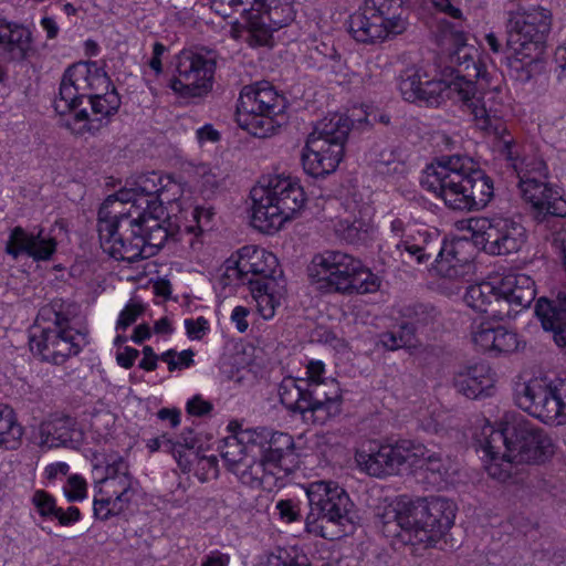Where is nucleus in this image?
<instances>
[{"label": "nucleus", "mask_w": 566, "mask_h": 566, "mask_svg": "<svg viewBox=\"0 0 566 566\" xmlns=\"http://www.w3.org/2000/svg\"><path fill=\"white\" fill-rule=\"evenodd\" d=\"M95 470L102 476L97 481V492L94 496V514L101 520H107L128 509L138 491V482L129 473L128 464L117 453L108 454L104 461L95 458Z\"/></svg>", "instance_id": "obj_19"}, {"label": "nucleus", "mask_w": 566, "mask_h": 566, "mask_svg": "<svg viewBox=\"0 0 566 566\" xmlns=\"http://www.w3.org/2000/svg\"><path fill=\"white\" fill-rule=\"evenodd\" d=\"M138 354L137 349L125 347L122 352L117 353L116 360L120 367L128 369L134 365Z\"/></svg>", "instance_id": "obj_57"}, {"label": "nucleus", "mask_w": 566, "mask_h": 566, "mask_svg": "<svg viewBox=\"0 0 566 566\" xmlns=\"http://www.w3.org/2000/svg\"><path fill=\"white\" fill-rule=\"evenodd\" d=\"M275 511L279 517L284 523H293L300 518V509L291 500H280L275 504Z\"/></svg>", "instance_id": "obj_50"}, {"label": "nucleus", "mask_w": 566, "mask_h": 566, "mask_svg": "<svg viewBox=\"0 0 566 566\" xmlns=\"http://www.w3.org/2000/svg\"><path fill=\"white\" fill-rule=\"evenodd\" d=\"M552 23L551 10L537 4H520L507 13V44L512 50L509 66L518 81L531 80L542 64Z\"/></svg>", "instance_id": "obj_8"}, {"label": "nucleus", "mask_w": 566, "mask_h": 566, "mask_svg": "<svg viewBox=\"0 0 566 566\" xmlns=\"http://www.w3.org/2000/svg\"><path fill=\"white\" fill-rule=\"evenodd\" d=\"M143 305L136 302L128 303L119 313L116 322V328L126 331L133 323L137 321L143 313Z\"/></svg>", "instance_id": "obj_48"}, {"label": "nucleus", "mask_w": 566, "mask_h": 566, "mask_svg": "<svg viewBox=\"0 0 566 566\" xmlns=\"http://www.w3.org/2000/svg\"><path fill=\"white\" fill-rule=\"evenodd\" d=\"M495 319L483 318L473 322L471 342L480 350L494 355L512 354L522 347V340L516 332L495 324Z\"/></svg>", "instance_id": "obj_27"}, {"label": "nucleus", "mask_w": 566, "mask_h": 566, "mask_svg": "<svg viewBox=\"0 0 566 566\" xmlns=\"http://www.w3.org/2000/svg\"><path fill=\"white\" fill-rule=\"evenodd\" d=\"M214 63L203 54L184 50L177 56L170 88L181 97H200L212 88Z\"/></svg>", "instance_id": "obj_24"}, {"label": "nucleus", "mask_w": 566, "mask_h": 566, "mask_svg": "<svg viewBox=\"0 0 566 566\" xmlns=\"http://www.w3.org/2000/svg\"><path fill=\"white\" fill-rule=\"evenodd\" d=\"M476 442L485 471L502 482L511 476L514 462L542 463L555 452L547 433L514 416H505L496 424L485 422Z\"/></svg>", "instance_id": "obj_4"}, {"label": "nucleus", "mask_w": 566, "mask_h": 566, "mask_svg": "<svg viewBox=\"0 0 566 566\" xmlns=\"http://www.w3.org/2000/svg\"><path fill=\"white\" fill-rule=\"evenodd\" d=\"M80 510L75 506H70L66 511H63L59 507L56 515H54V518H56L61 525L75 523L80 520Z\"/></svg>", "instance_id": "obj_56"}, {"label": "nucleus", "mask_w": 566, "mask_h": 566, "mask_svg": "<svg viewBox=\"0 0 566 566\" xmlns=\"http://www.w3.org/2000/svg\"><path fill=\"white\" fill-rule=\"evenodd\" d=\"M193 460L198 461V470L205 472L200 475L201 481H208L218 476V460L214 455H201L195 457Z\"/></svg>", "instance_id": "obj_51"}, {"label": "nucleus", "mask_w": 566, "mask_h": 566, "mask_svg": "<svg viewBox=\"0 0 566 566\" xmlns=\"http://www.w3.org/2000/svg\"><path fill=\"white\" fill-rule=\"evenodd\" d=\"M516 405L541 422L566 424V381L547 375H520L514 387Z\"/></svg>", "instance_id": "obj_15"}, {"label": "nucleus", "mask_w": 566, "mask_h": 566, "mask_svg": "<svg viewBox=\"0 0 566 566\" xmlns=\"http://www.w3.org/2000/svg\"><path fill=\"white\" fill-rule=\"evenodd\" d=\"M0 46L9 62L23 63L38 55V46L30 28L13 22H3Z\"/></svg>", "instance_id": "obj_31"}, {"label": "nucleus", "mask_w": 566, "mask_h": 566, "mask_svg": "<svg viewBox=\"0 0 566 566\" xmlns=\"http://www.w3.org/2000/svg\"><path fill=\"white\" fill-rule=\"evenodd\" d=\"M239 99L251 105V111L262 109L280 123L285 122L286 99L266 82L244 86Z\"/></svg>", "instance_id": "obj_35"}, {"label": "nucleus", "mask_w": 566, "mask_h": 566, "mask_svg": "<svg viewBox=\"0 0 566 566\" xmlns=\"http://www.w3.org/2000/svg\"><path fill=\"white\" fill-rule=\"evenodd\" d=\"M307 279L311 286L322 293L346 296L376 293L382 282L360 259L339 250L313 255L307 265Z\"/></svg>", "instance_id": "obj_9"}, {"label": "nucleus", "mask_w": 566, "mask_h": 566, "mask_svg": "<svg viewBox=\"0 0 566 566\" xmlns=\"http://www.w3.org/2000/svg\"><path fill=\"white\" fill-rule=\"evenodd\" d=\"M452 33L450 42V63L454 69L441 70L438 65L427 63L409 69L401 77L399 88L402 97L409 102H423L427 105L438 106L447 99L459 101V86L465 83L467 73L460 72V66L452 61V55L458 48L457 35Z\"/></svg>", "instance_id": "obj_14"}, {"label": "nucleus", "mask_w": 566, "mask_h": 566, "mask_svg": "<svg viewBox=\"0 0 566 566\" xmlns=\"http://www.w3.org/2000/svg\"><path fill=\"white\" fill-rule=\"evenodd\" d=\"M40 25L46 33L48 39L56 38L59 33V25L52 17H43L40 21Z\"/></svg>", "instance_id": "obj_64"}, {"label": "nucleus", "mask_w": 566, "mask_h": 566, "mask_svg": "<svg viewBox=\"0 0 566 566\" xmlns=\"http://www.w3.org/2000/svg\"><path fill=\"white\" fill-rule=\"evenodd\" d=\"M167 52V48L160 43L155 42L153 45V55L148 62V66L154 75L158 76L163 72L161 57Z\"/></svg>", "instance_id": "obj_55"}, {"label": "nucleus", "mask_w": 566, "mask_h": 566, "mask_svg": "<svg viewBox=\"0 0 566 566\" xmlns=\"http://www.w3.org/2000/svg\"><path fill=\"white\" fill-rule=\"evenodd\" d=\"M250 199L251 223L266 234L276 233L295 220L307 202L301 182L281 175L261 179L252 187Z\"/></svg>", "instance_id": "obj_10"}, {"label": "nucleus", "mask_w": 566, "mask_h": 566, "mask_svg": "<svg viewBox=\"0 0 566 566\" xmlns=\"http://www.w3.org/2000/svg\"><path fill=\"white\" fill-rule=\"evenodd\" d=\"M175 442H180L179 450H181L184 459L190 460V465L193 462V458L199 455L202 451L201 447H197V438L191 430H184L179 438Z\"/></svg>", "instance_id": "obj_47"}, {"label": "nucleus", "mask_w": 566, "mask_h": 566, "mask_svg": "<svg viewBox=\"0 0 566 566\" xmlns=\"http://www.w3.org/2000/svg\"><path fill=\"white\" fill-rule=\"evenodd\" d=\"M470 234L472 243L489 255H509L525 245L526 229L514 217L505 213L471 217L459 223Z\"/></svg>", "instance_id": "obj_18"}, {"label": "nucleus", "mask_w": 566, "mask_h": 566, "mask_svg": "<svg viewBox=\"0 0 566 566\" xmlns=\"http://www.w3.org/2000/svg\"><path fill=\"white\" fill-rule=\"evenodd\" d=\"M25 428L19 421L14 410L9 407L0 408V449L19 450L23 444Z\"/></svg>", "instance_id": "obj_38"}, {"label": "nucleus", "mask_w": 566, "mask_h": 566, "mask_svg": "<svg viewBox=\"0 0 566 566\" xmlns=\"http://www.w3.org/2000/svg\"><path fill=\"white\" fill-rule=\"evenodd\" d=\"M249 315L250 310L243 305H238L232 310L230 321L239 333H245L249 329Z\"/></svg>", "instance_id": "obj_53"}, {"label": "nucleus", "mask_w": 566, "mask_h": 566, "mask_svg": "<svg viewBox=\"0 0 566 566\" xmlns=\"http://www.w3.org/2000/svg\"><path fill=\"white\" fill-rule=\"evenodd\" d=\"M421 184L453 210H481L494 196L492 179L469 156L439 158L426 167Z\"/></svg>", "instance_id": "obj_7"}, {"label": "nucleus", "mask_w": 566, "mask_h": 566, "mask_svg": "<svg viewBox=\"0 0 566 566\" xmlns=\"http://www.w3.org/2000/svg\"><path fill=\"white\" fill-rule=\"evenodd\" d=\"M310 512L305 530L327 539H335L354 526L353 502L347 492L334 481H314L304 486Z\"/></svg>", "instance_id": "obj_13"}, {"label": "nucleus", "mask_w": 566, "mask_h": 566, "mask_svg": "<svg viewBox=\"0 0 566 566\" xmlns=\"http://www.w3.org/2000/svg\"><path fill=\"white\" fill-rule=\"evenodd\" d=\"M535 295V283L530 275L511 272L469 285L464 302L492 319L504 321L528 307Z\"/></svg>", "instance_id": "obj_11"}, {"label": "nucleus", "mask_w": 566, "mask_h": 566, "mask_svg": "<svg viewBox=\"0 0 566 566\" xmlns=\"http://www.w3.org/2000/svg\"><path fill=\"white\" fill-rule=\"evenodd\" d=\"M159 358L168 365V369L170 371L181 370L192 365L193 353L189 349L181 350L179 353L167 350L163 353Z\"/></svg>", "instance_id": "obj_44"}, {"label": "nucleus", "mask_w": 566, "mask_h": 566, "mask_svg": "<svg viewBox=\"0 0 566 566\" xmlns=\"http://www.w3.org/2000/svg\"><path fill=\"white\" fill-rule=\"evenodd\" d=\"M458 48L452 55L467 73L465 83L459 86V101L473 118L475 126L496 140L495 147L507 159H512L513 137L502 119L504 106L501 80L475 61L478 50L467 43L464 34L457 35Z\"/></svg>", "instance_id": "obj_3"}, {"label": "nucleus", "mask_w": 566, "mask_h": 566, "mask_svg": "<svg viewBox=\"0 0 566 566\" xmlns=\"http://www.w3.org/2000/svg\"><path fill=\"white\" fill-rule=\"evenodd\" d=\"M420 451L413 440L385 442L368 439L356 447L354 461L361 473L373 478L408 475V468L412 467Z\"/></svg>", "instance_id": "obj_20"}, {"label": "nucleus", "mask_w": 566, "mask_h": 566, "mask_svg": "<svg viewBox=\"0 0 566 566\" xmlns=\"http://www.w3.org/2000/svg\"><path fill=\"white\" fill-rule=\"evenodd\" d=\"M390 231L398 239L395 244L401 256L405 254L417 263L428 261V244L438 239V231L424 224H405L401 219H394L390 223Z\"/></svg>", "instance_id": "obj_29"}, {"label": "nucleus", "mask_w": 566, "mask_h": 566, "mask_svg": "<svg viewBox=\"0 0 566 566\" xmlns=\"http://www.w3.org/2000/svg\"><path fill=\"white\" fill-rule=\"evenodd\" d=\"M75 422L62 413H51L30 426V441L41 451L67 447L72 442Z\"/></svg>", "instance_id": "obj_28"}, {"label": "nucleus", "mask_w": 566, "mask_h": 566, "mask_svg": "<svg viewBox=\"0 0 566 566\" xmlns=\"http://www.w3.org/2000/svg\"><path fill=\"white\" fill-rule=\"evenodd\" d=\"M454 387L468 398L490 396L494 389L495 375L484 363H476L459 369L453 377Z\"/></svg>", "instance_id": "obj_34"}, {"label": "nucleus", "mask_w": 566, "mask_h": 566, "mask_svg": "<svg viewBox=\"0 0 566 566\" xmlns=\"http://www.w3.org/2000/svg\"><path fill=\"white\" fill-rule=\"evenodd\" d=\"M408 27L402 0H365L348 18V32L361 43L384 42Z\"/></svg>", "instance_id": "obj_17"}, {"label": "nucleus", "mask_w": 566, "mask_h": 566, "mask_svg": "<svg viewBox=\"0 0 566 566\" xmlns=\"http://www.w3.org/2000/svg\"><path fill=\"white\" fill-rule=\"evenodd\" d=\"M535 314L545 331L552 332L558 347L566 346V294L560 293L555 301L538 298Z\"/></svg>", "instance_id": "obj_36"}, {"label": "nucleus", "mask_w": 566, "mask_h": 566, "mask_svg": "<svg viewBox=\"0 0 566 566\" xmlns=\"http://www.w3.org/2000/svg\"><path fill=\"white\" fill-rule=\"evenodd\" d=\"M198 144L202 147L207 144H216L220 140V133L210 124H206L196 132Z\"/></svg>", "instance_id": "obj_54"}, {"label": "nucleus", "mask_w": 566, "mask_h": 566, "mask_svg": "<svg viewBox=\"0 0 566 566\" xmlns=\"http://www.w3.org/2000/svg\"><path fill=\"white\" fill-rule=\"evenodd\" d=\"M63 493L70 502H80L87 496V483L80 474H72L63 486Z\"/></svg>", "instance_id": "obj_42"}, {"label": "nucleus", "mask_w": 566, "mask_h": 566, "mask_svg": "<svg viewBox=\"0 0 566 566\" xmlns=\"http://www.w3.org/2000/svg\"><path fill=\"white\" fill-rule=\"evenodd\" d=\"M213 403L206 399L201 394H196L190 397L185 405V410L188 416L202 418L210 416L213 411Z\"/></svg>", "instance_id": "obj_45"}, {"label": "nucleus", "mask_w": 566, "mask_h": 566, "mask_svg": "<svg viewBox=\"0 0 566 566\" xmlns=\"http://www.w3.org/2000/svg\"><path fill=\"white\" fill-rule=\"evenodd\" d=\"M465 245L467 242L461 239L444 242L433 264L434 273L454 283L472 274L473 264L462 255Z\"/></svg>", "instance_id": "obj_33"}, {"label": "nucleus", "mask_w": 566, "mask_h": 566, "mask_svg": "<svg viewBox=\"0 0 566 566\" xmlns=\"http://www.w3.org/2000/svg\"><path fill=\"white\" fill-rule=\"evenodd\" d=\"M325 374L326 368L322 360H310L306 365V379L310 386H314V388H323V390L328 391L327 382L334 379L327 378Z\"/></svg>", "instance_id": "obj_43"}, {"label": "nucleus", "mask_w": 566, "mask_h": 566, "mask_svg": "<svg viewBox=\"0 0 566 566\" xmlns=\"http://www.w3.org/2000/svg\"><path fill=\"white\" fill-rule=\"evenodd\" d=\"M56 250L54 238L43 230H27L15 227L11 230L6 251L13 258L25 254L35 261L49 260Z\"/></svg>", "instance_id": "obj_30"}, {"label": "nucleus", "mask_w": 566, "mask_h": 566, "mask_svg": "<svg viewBox=\"0 0 566 566\" xmlns=\"http://www.w3.org/2000/svg\"><path fill=\"white\" fill-rule=\"evenodd\" d=\"M522 198L527 202L535 217H565L566 200L560 191L546 182L547 167L543 161L532 160L517 169Z\"/></svg>", "instance_id": "obj_21"}, {"label": "nucleus", "mask_w": 566, "mask_h": 566, "mask_svg": "<svg viewBox=\"0 0 566 566\" xmlns=\"http://www.w3.org/2000/svg\"><path fill=\"white\" fill-rule=\"evenodd\" d=\"M70 465L65 462H55L45 467L44 475L48 480H55L59 476L67 475Z\"/></svg>", "instance_id": "obj_58"}, {"label": "nucleus", "mask_w": 566, "mask_h": 566, "mask_svg": "<svg viewBox=\"0 0 566 566\" xmlns=\"http://www.w3.org/2000/svg\"><path fill=\"white\" fill-rule=\"evenodd\" d=\"M413 446L421 448L419 457L411 468H408V475H412L430 485L439 486L449 482L454 468L449 458L431 452L427 447L413 440Z\"/></svg>", "instance_id": "obj_32"}, {"label": "nucleus", "mask_w": 566, "mask_h": 566, "mask_svg": "<svg viewBox=\"0 0 566 566\" xmlns=\"http://www.w3.org/2000/svg\"><path fill=\"white\" fill-rule=\"evenodd\" d=\"M158 356L155 354L154 349L150 346H145L143 348V359L139 363V367L151 371L157 367Z\"/></svg>", "instance_id": "obj_61"}, {"label": "nucleus", "mask_w": 566, "mask_h": 566, "mask_svg": "<svg viewBox=\"0 0 566 566\" xmlns=\"http://www.w3.org/2000/svg\"><path fill=\"white\" fill-rule=\"evenodd\" d=\"M326 443L325 434L293 437L261 428L226 438L221 457L243 484L272 490L281 488L305 459L323 454Z\"/></svg>", "instance_id": "obj_2"}, {"label": "nucleus", "mask_w": 566, "mask_h": 566, "mask_svg": "<svg viewBox=\"0 0 566 566\" xmlns=\"http://www.w3.org/2000/svg\"><path fill=\"white\" fill-rule=\"evenodd\" d=\"M244 9L241 21L231 23L230 34L250 46L268 45L274 31L289 24L295 17L294 0H212L211 7L219 15L228 18L234 8Z\"/></svg>", "instance_id": "obj_12"}, {"label": "nucleus", "mask_w": 566, "mask_h": 566, "mask_svg": "<svg viewBox=\"0 0 566 566\" xmlns=\"http://www.w3.org/2000/svg\"><path fill=\"white\" fill-rule=\"evenodd\" d=\"M555 74L560 84H566V40L555 50Z\"/></svg>", "instance_id": "obj_52"}, {"label": "nucleus", "mask_w": 566, "mask_h": 566, "mask_svg": "<svg viewBox=\"0 0 566 566\" xmlns=\"http://www.w3.org/2000/svg\"><path fill=\"white\" fill-rule=\"evenodd\" d=\"M196 184L202 195H211L221 185V174L214 166L200 164L195 167Z\"/></svg>", "instance_id": "obj_40"}, {"label": "nucleus", "mask_w": 566, "mask_h": 566, "mask_svg": "<svg viewBox=\"0 0 566 566\" xmlns=\"http://www.w3.org/2000/svg\"><path fill=\"white\" fill-rule=\"evenodd\" d=\"M457 512V504L447 497L399 495L384 506L380 518L387 535L415 549H428L453 527Z\"/></svg>", "instance_id": "obj_5"}, {"label": "nucleus", "mask_w": 566, "mask_h": 566, "mask_svg": "<svg viewBox=\"0 0 566 566\" xmlns=\"http://www.w3.org/2000/svg\"><path fill=\"white\" fill-rule=\"evenodd\" d=\"M158 418L161 420H169L172 428H176L181 422V412L177 408H163L158 411Z\"/></svg>", "instance_id": "obj_63"}, {"label": "nucleus", "mask_w": 566, "mask_h": 566, "mask_svg": "<svg viewBox=\"0 0 566 566\" xmlns=\"http://www.w3.org/2000/svg\"><path fill=\"white\" fill-rule=\"evenodd\" d=\"M224 285H245L255 313L272 319L287 295L286 279L277 256L259 245H244L231 254L220 269Z\"/></svg>", "instance_id": "obj_6"}, {"label": "nucleus", "mask_w": 566, "mask_h": 566, "mask_svg": "<svg viewBox=\"0 0 566 566\" xmlns=\"http://www.w3.org/2000/svg\"><path fill=\"white\" fill-rule=\"evenodd\" d=\"M430 3L436 8L438 11L443 12L451 18L460 19L461 18V10L459 8H455L452 6L450 0H429Z\"/></svg>", "instance_id": "obj_59"}, {"label": "nucleus", "mask_w": 566, "mask_h": 566, "mask_svg": "<svg viewBox=\"0 0 566 566\" xmlns=\"http://www.w3.org/2000/svg\"><path fill=\"white\" fill-rule=\"evenodd\" d=\"M349 120L339 114L325 117L307 136L301 160L312 177H325L338 168L345 155Z\"/></svg>", "instance_id": "obj_16"}, {"label": "nucleus", "mask_w": 566, "mask_h": 566, "mask_svg": "<svg viewBox=\"0 0 566 566\" xmlns=\"http://www.w3.org/2000/svg\"><path fill=\"white\" fill-rule=\"evenodd\" d=\"M235 122L241 129L256 138H270L283 125L262 109L251 111V105L241 99L237 105Z\"/></svg>", "instance_id": "obj_37"}, {"label": "nucleus", "mask_w": 566, "mask_h": 566, "mask_svg": "<svg viewBox=\"0 0 566 566\" xmlns=\"http://www.w3.org/2000/svg\"><path fill=\"white\" fill-rule=\"evenodd\" d=\"M111 86L109 78L96 62H78L70 66L62 78L55 111L63 116L76 108L84 96Z\"/></svg>", "instance_id": "obj_22"}, {"label": "nucleus", "mask_w": 566, "mask_h": 566, "mask_svg": "<svg viewBox=\"0 0 566 566\" xmlns=\"http://www.w3.org/2000/svg\"><path fill=\"white\" fill-rule=\"evenodd\" d=\"M379 344L386 349L396 350L403 347L406 342L402 339V337H397L392 333H384L380 335Z\"/></svg>", "instance_id": "obj_60"}, {"label": "nucleus", "mask_w": 566, "mask_h": 566, "mask_svg": "<svg viewBox=\"0 0 566 566\" xmlns=\"http://www.w3.org/2000/svg\"><path fill=\"white\" fill-rule=\"evenodd\" d=\"M187 336L191 340L202 339L210 331V324L203 316L185 319Z\"/></svg>", "instance_id": "obj_49"}, {"label": "nucleus", "mask_w": 566, "mask_h": 566, "mask_svg": "<svg viewBox=\"0 0 566 566\" xmlns=\"http://www.w3.org/2000/svg\"><path fill=\"white\" fill-rule=\"evenodd\" d=\"M30 501L34 511L43 518L53 520L57 513L55 499L44 490H35Z\"/></svg>", "instance_id": "obj_41"}, {"label": "nucleus", "mask_w": 566, "mask_h": 566, "mask_svg": "<svg viewBox=\"0 0 566 566\" xmlns=\"http://www.w3.org/2000/svg\"><path fill=\"white\" fill-rule=\"evenodd\" d=\"M214 211L190 202L186 185L170 175L151 171L126 181L98 211V238L105 253L128 263L155 255L169 235H200Z\"/></svg>", "instance_id": "obj_1"}, {"label": "nucleus", "mask_w": 566, "mask_h": 566, "mask_svg": "<svg viewBox=\"0 0 566 566\" xmlns=\"http://www.w3.org/2000/svg\"><path fill=\"white\" fill-rule=\"evenodd\" d=\"M444 418H446V416L443 413L439 412L433 418L422 420L421 426H422L423 430H426L428 432L438 433L441 430H443Z\"/></svg>", "instance_id": "obj_62"}, {"label": "nucleus", "mask_w": 566, "mask_h": 566, "mask_svg": "<svg viewBox=\"0 0 566 566\" xmlns=\"http://www.w3.org/2000/svg\"><path fill=\"white\" fill-rule=\"evenodd\" d=\"M328 391L323 388H313L311 391H304L294 378H284L279 388L281 402L290 410L325 411L327 416L339 412L342 392L339 384L336 380L327 382Z\"/></svg>", "instance_id": "obj_25"}, {"label": "nucleus", "mask_w": 566, "mask_h": 566, "mask_svg": "<svg viewBox=\"0 0 566 566\" xmlns=\"http://www.w3.org/2000/svg\"><path fill=\"white\" fill-rule=\"evenodd\" d=\"M180 442H174L171 437L167 433H163L159 437L151 438L147 441L146 446L150 452H156L158 450H164L168 453H171L178 465L182 471L190 470V460L188 458L184 459L181 450H179Z\"/></svg>", "instance_id": "obj_39"}, {"label": "nucleus", "mask_w": 566, "mask_h": 566, "mask_svg": "<svg viewBox=\"0 0 566 566\" xmlns=\"http://www.w3.org/2000/svg\"><path fill=\"white\" fill-rule=\"evenodd\" d=\"M259 566H310L304 562H296L282 548L271 552L262 557Z\"/></svg>", "instance_id": "obj_46"}, {"label": "nucleus", "mask_w": 566, "mask_h": 566, "mask_svg": "<svg viewBox=\"0 0 566 566\" xmlns=\"http://www.w3.org/2000/svg\"><path fill=\"white\" fill-rule=\"evenodd\" d=\"M84 336L74 329L70 319L61 313H54L52 324L30 338L31 350L43 360L61 364L77 355L83 346Z\"/></svg>", "instance_id": "obj_23"}, {"label": "nucleus", "mask_w": 566, "mask_h": 566, "mask_svg": "<svg viewBox=\"0 0 566 566\" xmlns=\"http://www.w3.org/2000/svg\"><path fill=\"white\" fill-rule=\"evenodd\" d=\"M90 103L92 107L91 115L84 109L76 111L74 108L62 116L63 126L72 134L84 136L85 134H94L99 130L105 125L106 119L117 112L120 99L116 91L108 87L103 94L97 92L92 94Z\"/></svg>", "instance_id": "obj_26"}]
</instances>
